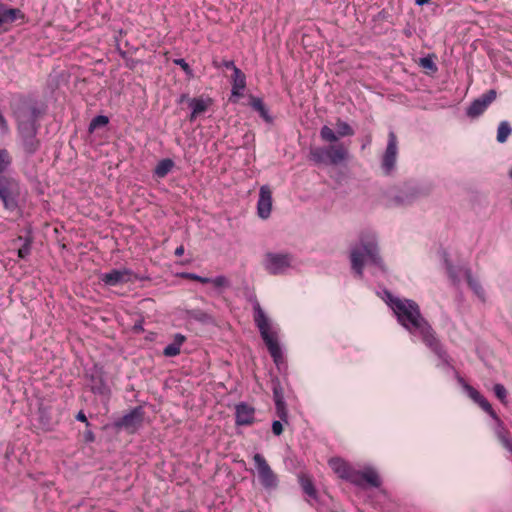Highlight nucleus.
Returning <instances> with one entry per match:
<instances>
[{
	"label": "nucleus",
	"instance_id": "37998d69",
	"mask_svg": "<svg viewBox=\"0 0 512 512\" xmlns=\"http://www.w3.org/2000/svg\"><path fill=\"white\" fill-rule=\"evenodd\" d=\"M181 276L183 278H185V279L198 281V282H200L202 284H208L210 282V278L209 277H203V276L197 275L195 273L185 272V273H182Z\"/></svg>",
	"mask_w": 512,
	"mask_h": 512
},
{
	"label": "nucleus",
	"instance_id": "bb28decb",
	"mask_svg": "<svg viewBox=\"0 0 512 512\" xmlns=\"http://www.w3.org/2000/svg\"><path fill=\"white\" fill-rule=\"evenodd\" d=\"M175 163L170 158L162 159L158 162L156 167L154 168V176L158 178L166 177L174 168Z\"/></svg>",
	"mask_w": 512,
	"mask_h": 512
},
{
	"label": "nucleus",
	"instance_id": "39448f33",
	"mask_svg": "<svg viewBox=\"0 0 512 512\" xmlns=\"http://www.w3.org/2000/svg\"><path fill=\"white\" fill-rule=\"evenodd\" d=\"M44 112V109L40 107L36 100L21 99L14 108L18 131L39 128L38 121Z\"/></svg>",
	"mask_w": 512,
	"mask_h": 512
},
{
	"label": "nucleus",
	"instance_id": "f8f14e48",
	"mask_svg": "<svg viewBox=\"0 0 512 512\" xmlns=\"http://www.w3.org/2000/svg\"><path fill=\"white\" fill-rule=\"evenodd\" d=\"M292 255L289 253L268 252L265 255L264 267L271 275L283 274L291 266Z\"/></svg>",
	"mask_w": 512,
	"mask_h": 512
},
{
	"label": "nucleus",
	"instance_id": "1a4fd4ad",
	"mask_svg": "<svg viewBox=\"0 0 512 512\" xmlns=\"http://www.w3.org/2000/svg\"><path fill=\"white\" fill-rule=\"evenodd\" d=\"M145 411L142 406H136L122 417L115 419L112 427L116 432L125 431L129 435L135 434L143 425Z\"/></svg>",
	"mask_w": 512,
	"mask_h": 512
},
{
	"label": "nucleus",
	"instance_id": "b1692460",
	"mask_svg": "<svg viewBox=\"0 0 512 512\" xmlns=\"http://www.w3.org/2000/svg\"><path fill=\"white\" fill-rule=\"evenodd\" d=\"M246 87V75L242 72L241 69L235 68V72H233L232 76V96L241 97L243 95L242 91Z\"/></svg>",
	"mask_w": 512,
	"mask_h": 512
},
{
	"label": "nucleus",
	"instance_id": "2eb2a0df",
	"mask_svg": "<svg viewBox=\"0 0 512 512\" xmlns=\"http://www.w3.org/2000/svg\"><path fill=\"white\" fill-rule=\"evenodd\" d=\"M497 98V91L490 89L480 97L474 99L466 109V115L470 118H477L482 115L488 106Z\"/></svg>",
	"mask_w": 512,
	"mask_h": 512
},
{
	"label": "nucleus",
	"instance_id": "de8ad7c7",
	"mask_svg": "<svg viewBox=\"0 0 512 512\" xmlns=\"http://www.w3.org/2000/svg\"><path fill=\"white\" fill-rule=\"evenodd\" d=\"M75 418H76L77 421L85 423L86 427H91V423L88 421V419H87V417H86V415H85L83 410H80L76 414Z\"/></svg>",
	"mask_w": 512,
	"mask_h": 512
},
{
	"label": "nucleus",
	"instance_id": "6e6552de",
	"mask_svg": "<svg viewBox=\"0 0 512 512\" xmlns=\"http://www.w3.org/2000/svg\"><path fill=\"white\" fill-rule=\"evenodd\" d=\"M429 194V190L415 184H405L396 193L388 195V206L403 207L413 204L415 201Z\"/></svg>",
	"mask_w": 512,
	"mask_h": 512
},
{
	"label": "nucleus",
	"instance_id": "0eeeda50",
	"mask_svg": "<svg viewBox=\"0 0 512 512\" xmlns=\"http://www.w3.org/2000/svg\"><path fill=\"white\" fill-rule=\"evenodd\" d=\"M20 197V184L17 179L9 174L0 175V200L8 211H15Z\"/></svg>",
	"mask_w": 512,
	"mask_h": 512
},
{
	"label": "nucleus",
	"instance_id": "864d4df0",
	"mask_svg": "<svg viewBox=\"0 0 512 512\" xmlns=\"http://www.w3.org/2000/svg\"><path fill=\"white\" fill-rule=\"evenodd\" d=\"M192 98H190L188 96V94H182L180 95L179 99H178V103L181 104V103H184V102H187L189 104V100H191Z\"/></svg>",
	"mask_w": 512,
	"mask_h": 512
},
{
	"label": "nucleus",
	"instance_id": "5fc2aeb1",
	"mask_svg": "<svg viewBox=\"0 0 512 512\" xmlns=\"http://www.w3.org/2000/svg\"><path fill=\"white\" fill-rule=\"evenodd\" d=\"M184 254V246L183 245H180L179 247L176 248L175 250V255L177 257H180Z\"/></svg>",
	"mask_w": 512,
	"mask_h": 512
},
{
	"label": "nucleus",
	"instance_id": "4be33fe9",
	"mask_svg": "<svg viewBox=\"0 0 512 512\" xmlns=\"http://www.w3.org/2000/svg\"><path fill=\"white\" fill-rule=\"evenodd\" d=\"M185 317L187 319L195 320L203 325H213L215 324V318L212 314L202 310V309H186Z\"/></svg>",
	"mask_w": 512,
	"mask_h": 512
},
{
	"label": "nucleus",
	"instance_id": "393cba45",
	"mask_svg": "<svg viewBox=\"0 0 512 512\" xmlns=\"http://www.w3.org/2000/svg\"><path fill=\"white\" fill-rule=\"evenodd\" d=\"M249 105L251 106L252 109H254L255 111H257L259 113L260 117L265 122H267L269 124L273 122V118L269 114V110L265 106V104L261 98L250 95L249 96Z\"/></svg>",
	"mask_w": 512,
	"mask_h": 512
},
{
	"label": "nucleus",
	"instance_id": "a211bd4d",
	"mask_svg": "<svg viewBox=\"0 0 512 512\" xmlns=\"http://www.w3.org/2000/svg\"><path fill=\"white\" fill-rule=\"evenodd\" d=\"M255 422V408L246 402H240L235 406L236 426H249Z\"/></svg>",
	"mask_w": 512,
	"mask_h": 512
},
{
	"label": "nucleus",
	"instance_id": "4c0bfd02",
	"mask_svg": "<svg viewBox=\"0 0 512 512\" xmlns=\"http://www.w3.org/2000/svg\"><path fill=\"white\" fill-rule=\"evenodd\" d=\"M493 392L495 396L501 401V403H507V390L504 385L497 383L493 387Z\"/></svg>",
	"mask_w": 512,
	"mask_h": 512
},
{
	"label": "nucleus",
	"instance_id": "6e6d98bb",
	"mask_svg": "<svg viewBox=\"0 0 512 512\" xmlns=\"http://www.w3.org/2000/svg\"><path fill=\"white\" fill-rule=\"evenodd\" d=\"M431 0H415V4L418 6H423L425 4H428Z\"/></svg>",
	"mask_w": 512,
	"mask_h": 512
},
{
	"label": "nucleus",
	"instance_id": "c85d7f7f",
	"mask_svg": "<svg viewBox=\"0 0 512 512\" xmlns=\"http://www.w3.org/2000/svg\"><path fill=\"white\" fill-rule=\"evenodd\" d=\"M299 483L305 494L313 499H317V490L310 477L305 475L299 476Z\"/></svg>",
	"mask_w": 512,
	"mask_h": 512
},
{
	"label": "nucleus",
	"instance_id": "5701e85b",
	"mask_svg": "<svg viewBox=\"0 0 512 512\" xmlns=\"http://www.w3.org/2000/svg\"><path fill=\"white\" fill-rule=\"evenodd\" d=\"M210 103L211 99L204 100L202 97L192 98L189 100V107L192 110L188 118L189 121L193 122L199 115L205 113Z\"/></svg>",
	"mask_w": 512,
	"mask_h": 512
},
{
	"label": "nucleus",
	"instance_id": "aec40b11",
	"mask_svg": "<svg viewBox=\"0 0 512 512\" xmlns=\"http://www.w3.org/2000/svg\"><path fill=\"white\" fill-rule=\"evenodd\" d=\"M468 389V396L476 403L478 404L486 413H488L494 420L501 423L500 418L496 414V412L493 410L491 404L488 402V400L474 387L467 386Z\"/></svg>",
	"mask_w": 512,
	"mask_h": 512
},
{
	"label": "nucleus",
	"instance_id": "603ef678",
	"mask_svg": "<svg viewBox=\"0 0 512 512\" xmlns=\"http://www.w3.org/2000/svg\"><path fill=\"white\" fill-rule=\"evenodd\" d=\"M458 383L462 386V388L465 390V392L468 394L467 386H470L464 378H462L460 375H457Z\"/></svg>",
	"mask_w": 512,
	"mask_h": 512
},
{
	"label": "nucleus",
	"instance_id": "c756f323",
	"mask_svg": "<svg viewBox=\"0 0 512 512\" xmlns=\"http://www.w3.org/2000/svg\"><path fill=\"white\" fill-rule=\"evenodd\" d=\"M336 133L339 138L353 136L355 134L354 129L345 121L340 118L336 121Z\"/></svg>",
	"mask_w": 512,
	"mask_h": 512
},
{
	"label": "nucleus",
	"instance_id": "9d476101",
	"mask_svg": "<svg viewBox=\"0 0 512 512\" xmlns=\"http://www.w3.org/2000/svg\"><path fill=\"white\" fill-rule=\"evenodd\" d=\"M253 461L261 486L266 490H275L279 484L278 476L272 470L265 457L260 453H256L253 456Z\"/></svg>",
	"mask_w": 512,
	"mask_h": 512
},
{
	"label": "nucleus",
	"instance_id": "49530a36",
	"mask_svg": "<svg viewBox=\"0 0 512 512\" xmlns=\"http://www.w3.org/2000/svg\"><path fill=\"white\" fill-rule=\"evenodd\" d=\"M283 421L274 420L272 422V432L275 436H280L283 433Z\"/></svg>",
	"mask_w": 512,
	"mask_h": 512
},
{
	"label": "nucleus",
	"instance_id": "4468645a",
	"mask_svg": "<svg viewBox=\"0 0 512 512\" xmlns=\"http://www.w3.org/2000/svg\"><path fill=\"white\" fill-rule=\"evenodd\" d=\"M397 153V137L393 131H390L388 134L387 147L381 162V168L385 175H390L395 169Z\"/></svg>",
	"mask_w": 512,
	"mask_h": 512
},
{
	"label": "nucleus",
	"instance_id": "58836bf2",
	"mask_svg": "<svg viewBox=\"0 0 512 512\" xmlns=\"http://www.w3.org/2000/svg\"><path fill=\"white\" fill-rule=\"evenodd\" d=\"M209 283L213 284L214 287H216V288H229L230 287V281L224 275H219L214 278H210Z\"/></svg>",
	"mask_w": 512,
	"mask_h": 512
},
{
	"label": "nucleus",
	"instance_id": "dca6fc26",
	"mask_svg": "<svg viewBox=\"0 0 512 512\" xmlns=\"http://www.w3.org/2000/svg\"><path fill=\"white\" fill-rule=\"evenodd\" d=\"M38 130L39 128H32L18 131L23 151L28 157L33 156L41 146V142L37 138Z\"/></svg>",
	"mask_w": 512,
	"mask_h": 512
},
{
	"label": "nucleus",
	"instance_id": "e433bc0d",
	"mask_svg": "<svg viewBox=\"0 0 512 512\" xmlns=\"http://www.w3.org/2000/svg\"><path fill=\"white\" fill-rule=\"evenodd\" d=\"M275 410L277 417H279L284 423L288 424V410L285 401L276 402Z\"/></svg>",
	"mask_w": 512,
	"mask_h": 512
},
{
	"label": "nucleus",
	"instance_id": "8fccbe9b",
	"mask_svg": "<svg viewBox=\"0 0 512 512\" xmlns=\"http://www.w3.org/2000/svg\"><path fill=\"white\" fill-rule=\"evenodd\" d=\"M133 331L137 334L139 333H142L144 331V328H143V321L140 320V321H137L134 326H133Z\"/></svg>",
	"mask_w": 512,
	"mask_h": 512
},
{
	"label": "nucleus",
	"instance_id": "09e8293b",
	"mask_svg": "<svg viewBox=\"0 0 512 512\" xmlns=\"http://www.w3.org/2000/svg\"><path fill=\"white\" fill-rule=\"evenodd\" d=\"M186 337L180 333L174 335L173 342L181 348L182 344L185 342Z\"/></svg>",
	"mask_w": 512,
	"mask_h": 512
},
{
	"label": "nucleus",
	"instance_id": "a878e982",
	"mask_svg": "<svg viewBox=\"0 0 512 512\" xmlns=\"http://www.w3.org/2000/svg\"><path fill=\"white\" fill-rule=\"evenodd\" d=\"M465 277L468 286L471 288V290L475 293V295L481 299L482 301L485 300V291L483 287L481 286L480 282L472 276L471 269L466 268L465 269Z\"/></svg>",
	"mask_w": 512,
	"mask_h": 512
},
{
	"label": "nucleus",
	"instance_id": "6ab92c4d",
	"mask_svg": "<svg viewBox=\"0 0 512 512\" xmlns=\"http://www.w3.org/2000/svg\"><path fill=\"white\" fill-rule=\"evenodd\" d=\"M272 208V192L266 185L262 186L259 191V199L257 203L258 215L262 219L270 216Z\"/></svg>",
	"mask_w": 512,
	"mask_h": 512
},
{
	"label": "nucleus",
	"instance_id": "f03ea898",
	"mask_svg": "<svg viewBox=\"0 0 512 512\" xmlns=\"http://www.w3.org/2000/svg\"><path fill=\"white\" fill-rule=\"evenodd\" d=\"M253 319L259 329L262 340L264 341L274 363L279 365L283 361V353L277 340L276 333L270 329L269 319L262 309L257 299L253 303Z\"/></svg>",
	"mask_w": 512,
	"mask_h": 512
},
{
	"label": "nucleus",
	"instance_id": "c9c22d12",
	"mask_svg": "<svg viewBox=\"0 0 512 512\" xmlns=\"http://www.w3.org/2000/svg\"><path fill=\"white\" fill-rule=\"evenodd\" d=\"M434 55H428L426 57L420 58L419 65L432 73H435L438 70L437 65L433 60Z\"/></svg>",
	"mask_w": 512,
	"mask_h": 512
},
{
	"label": "nucleus",
	"instance_id": "c03bdc74",
	"mask_svg": "<svg viewBox=\"0 0 512 512\" xmlns=\"http://www.w3.org/2000/svg\"><path fill=\"white\" fill-rule=\"evenodd\" d=\"M81 435L83 437L84 443H86V444L93 443L96 438L91 427H86L85 431Z\"/></svg>",
	"mask_w": 512,
	"mask_h": 512
},
{
	"label": "nucleus",
	"instance_id": "cd10ccee",
	"mask_svg": "<svg viewBox=\"0 0 512 512\" xmlns=\"http://www.w3.org/2000/svg\"><path fill=\"white\" fill-rule=\"evenodd\" d=\"M15 241L22 243L21 246L18 248V257L21 259H27V257L31 254L33 237L29 233L25 237L19 236Z\"/></svg>",
	"mask_w": 512,
	"mask_h": 512
},
{
	"label": "nucleus",
	"instance_id": "3c124183",
	"mask_svg": "<svg viewBox=\"0 0 512 512\" xmlns=\"http://www.w3.org/2000/svg\"><path fill=\"white\" fill-rule=\"evenodd\" d=\"M222 65H223L224 67H226L227 69H232V70H233V72H235V68H238V67L235 65L234 61H232V60H223Z\"/></svg>",
	"mask_w": 512,
	"mask_h": 512
},
{
	"label": "nucleus",
	"instance_id": "bf43d9fd",
	"mask_svg": "<svg viewBox=\"0 0 512 512\" xmlns=\"http://www.w3.org/2000/svg\"><path fill=\"white\" fill-rule=\"evenodd\" d=\"M180 512H186V511H180Z\"/></svg>",
	"mask_w": 512,
	"mask_h": 512
},
{
	"label": "nucleus",
	"instance_id": "9b49d317",
	"mask_svg": "<svg viewBox=\"0 0 512 512\" xmlns=\"http://www.w3.org/2000/svg\"><path fill=\"white\" fill-rule=\"evenodd\" d=\"M416 333L421 336L424 344L429 347L439 359L445 363H448L449 355L428 321L425 322V324H423L422 327L416 331Z\"/></svg>",
	"mask_w": 512,
	"mask_h": 512
},
{
	"label": "nucleus",
	"instance_id": "f704fd0d",
	"mask_svg": "<svg viewBox=\"0 0 512 512\" xmlns=\"http://www.w3.org/2000/svg\"><path fill=\"white\" fill-rule=\"evenodd\" d=\"M272 392H273L274 403L285 401L283 388H282L279 380H274L272 382Z\"/></svg>",
	"mask_w": 512,
	"mask_h": 512
},
{
	"label": "nucleus",
	"instance_id": "ddd939ff",
	"mask_svg": "<svg viewBox=\"0 0 512 512\" xmlns=\"http://www.w3.org/2000/svg\"><path fill=\"white\" fill-rule=\"evenodd\" d=\"M144 277H139L130 269H113L100 276V280L106 286H117L119 284L135 282L136 280H143Z\"/></svg>",
	"mask_w": 512,
	"mask_h": 512
},
{
	"label": "nucleus",
	"instance_id": "7c9ffc66",
	"mask_svg": "<svg viewBox=\"0 0 512 512\" xmlns=\"http://www.w3.org/2000/svg\"><path fill=\"white\" fill-rule=\"evenodd\" d=\"M320 137L324 142L335 144L339 140V136L336 131L331 129L329 126L324 125L320 129Z\"/></svg>",
	"mask_w": 512,
	"mask_h": 512
},
{
	"label": "nucleus",
	"instance_id": "f3484780",
	"mask_svg": "<svg viewBox=\"0 0 512 512\" xmlns=\"http://www.w3.org/2000/svg\"><path fill=\"white\" fill-rule=\"evenodd\" d=\"M88 377L90 380L89 387H90L91 391L94 394H97V395L103 396L106 399H109L110 395H111V390L104 379L103 371L101 369L100 370L95 369L94 371H92L89 374Z\"/></svg>",
	"mask_w": 512,
	"mask_h": 512
},
{
	"label": "nucleus",
	"instance_id": "7ed1b4c3",
	"mask_svg": "<svg viewBox=\"0 0 512 512\" xmlns=\"http://www.w3.org/2000/svg\"><path fill=\"white\" fill-rule=\"evenodd\" d=\"M367 256L371 264L385 271V264L379 254V248L374 238L369 240L360 239V246H355L350 252L352 270L359 276H363L364 257Z\"/></svg>",
	"mask_w": 512,
	"mask_h": 512
},
{
	"label": "nucleus",
	"instance_id": "473e14b6",
	"mask_svg": "<svg viewBox=\"0 0 512 512\" xmlns=\"http://www.w3.org/2000/svg\"><path fill=\"white\" fill-rule=\"evenodd\" d=\"M12 164V156L7 149H0V175L6 173Z\"/></svg>",
	"mask_w": 512,
	"mask_h": 512
},
{
	"label": "nucleus",
	"instance_id": "13d9d810",
	"mask_svg": "<svg viewBox=\"0 0 512 512\" xmlns=\"http://www.w3.org/2000/svg\"><path fill=\"white\" fill-rule=\"evenodd\" d=\"M509 176L512 178V169L509 171Z\"/></svg>",
	"mask_w": 512,
	"mask_h": 512
},
{
	"label": "nucleus",
	"instance_id": "2f4dec72",
	"mask_svg": "<svg viewBox=\"0 0 512 512\" xmlns=\"http://www.w3.org/2000/svg\"><path fill=\"white\" fill-rule=\"evenodd\" d=\"M512 132V128L510 124L507 121L500 122L498 129H497V141L499 143L506 142L507 138Z\"/></svg>",
	"mask_w": 512,
	"mask_h": 512
},
{
	"label": "nucleus",
	"instance_id": "a18cd8bd",
	"mask_svg": "<svg viewBox=\"0 0 512 512\" xmlns=\"http://www.w3.org/2000/svg\"><path fill=\"white\" fill-rule=\"evenodd\" d=\"M384 294H385V302L393 310L395 301L401 300V299L398 297H395L389 290H385Z\"/></svg>",
	"mask_w": 512,
	"mask_h": 512
},
{
	"label": "nucleus",
	"instance_id": "423d86ee",
	"mask_svg": "<svg viewBox=\"0 0 512 512\" xmlns=\"http://www.w3.org/2000/svg\"><path fill=\"white\" fill-rule=\"evenodd\" d=\"M349 157L348 149L343 143L330 144L324 147L311 148L309 159L315 164L337 166Z\"/></svg>",
	"mask_w": 512,
	"mask_h": 512
},
{
	"label": "nucleus",
	"instance_id": "ea45409f",
	"mask_svg": "<svg viewBox=\"0 0 512 512\" xmlns=\"http://www.w3.org/2000/svg\"><path fill=\"white\" fill-rule=\"evenodd\" d=\"M445 265L449 278L452 280V282L454 284L459 283L460 279L456 267L448 259H445Z\"/></svg>",
	"mask_w": 512,
	"mask_h": 512
},
{
	"label": "nucleus",
	"instance_id": "72a5a7b5",
	"mask_svg": "<svg viewBox=\"0 0 512 512\" xmlns=\"http://www.w3.org/2000/svg\"><path fill=\"white\" fill-rule=\"evenodd\" d=\"M109 124V118L105 115H97L95 116L88 127L90 133L94 132L96 129L105 127Z\"/></svg>",
	"mask_w": 512,
	"mask_h": 512
},
{
	"label": "nucleus",
	"instance_id": "79ce46f5",
	"mask_svg": "<svg viewBox=\"0 0 512 512\" xmlns=\"http://www.w3.org/2000/svg\"><path fill=\"white\" fill-rule=\"evenodd\" d=\"M180 351H181V348H179V346H177L174 342H172L164 348L163 355L165 357H175L180 354Z\"/></svg>",
	"mask_w": 512,
	"mask_h": 512
},
{
	"label": "nucleus",
	"instance_id": "20e7f679",
	"mask_svg": "<svg viewBox=\"0 0 512 512\" xmlns=\"http://www.w3.org/2000/svg\"><path fill=\"white\" fill-rule=\"evenodd\" d=\"M393 312L398 323L411 334H415L427 322L420 311L419 305L411 299L395 301Z\"/></svg>",
	"mask_w": 512,
	"mask_h": 512
},
{
	"label": "nucleus",
	"instance_id": "4d7b16f0",
	"mask_svg": "<svg viewBox=\"0 0 512 512\" xmlns=\"http://www.w3.org/2000/svg\"><path fill=\"white\" fill-rule=\"evenodd\" d=\"M122 58H125L127 53L125 51H119Z\"/></svg>",
	"mask_w": 512,
	"mask_h": 512
},
{
	"label": "nucleus",
	"instance_id": "f257e3e1",
	"mask_svg": "<svg viewBox=\"0 0 512 512\" xmlns=\"http://www.w3.org/2000/svg\"><path fill=\"white\" fill-rule=\"evenodd\" d=\"M328 464L340 479L360 489L379 488L382 484L378 472L373 467L367 466L363 470H358L340 457L331 458Z\"/></svg>",
	"mask_w": 512,
	"mask_h": 512
},
{
	"label": "nucleus",
	"instance_id": "a19ab883",
	"mask_svg": "<svg viewBox=\"0 0 512 512\" xmlns=\"http://www.w3.org/2000/svg\"><path fill=\"white\" fill-rule=\"evenodd\" d=\"M173 63L177 66H180L181 69H183V71L189 78L194 77L193 70L191 69L190 65L185 61V59L177 58L173 60Z\"/></svg>",
	"mask_w": 512,
	"mask_h": 512
},
{
	"label": "nucleus",
	"instance_id": "412c9836",
	"mask_svg": "<svg viewBox=\"0 0 512 512\" xmlns=\"http://www.w3.org/2000/svg\"><path fill=\"white\" fill-rule=\"evenodd\" d=\"M19 18H24V14L18 8H9L7 5H0V28L10 25Z\"/></svg>",
	"mask_w": 512,
	"mask_h": 512
}]
</instances>
